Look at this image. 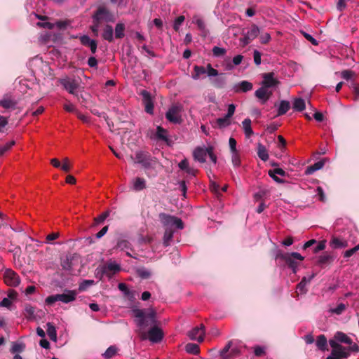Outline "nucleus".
Instances as JSON below:
<instances>
[{
	"instance_id": "58",
	"label": "nucleus",
	"mask_w": 359,
	"mask_h": 359,
	"mask_svg": "<svg viewBox=\"0 0 359 359\" xmlns=\"http://www.w3.org/2000/svg\"><path fill=\"white\" fill-rule=\"evenodd\" d=\"M232 163L234 166H239L241 164V160L238 152L232 153L231 156Z\"/></svg>"
},
{
	"instance_id": "39",
	"label": "nucleus",
	"mask_w": 359,
	"mask_h": 359,
	"mask_svg": "<svg viewBox=\"0 0 359 359\" xmlns=\"http://www.w3.org/2000/svg\"><path fill=\"white\" fill-rule=\"evenodd\" d=\"M194 74L191 77L194 80H198L202 74L206 73V69L203 66L196 65L194 67Z\"/></svg>"
},
{
	"instance_id": "33",
	"label": "nucleus",
	"mask_w": 359,
	"mask_h": 359,
	"mask_svg": "<svg viewBox=\"0 0 359 359\" xmlns=\"http://www.w3.org/2000/svg\"><path fill=\"white\" fill-rule=\"evenodd\" d=\"M146 187V181L144 179L141 177H136L133 180V188L135 191H141L145 189Z\"/></svg>"
},
{
	"instance_id": "11",
	"label": "nucleus",
	"mask_w": 359,
	"mask_h": 359,
	"mask_svg": "<svg viewBox=\"0 0 359 359\" xmlns=\"http://www.w3.org/2000/svg\"><path fill=\"white\" fill-rule=\"evenodd\" d=\"M121 270V265L116 262L110 261L107 264L101 267V277L106 275L109 278H111L114 274Z\"/></svg>"
},
{
	"instance_id": "48",
	"label": "nucleus",
	"mask_w": 359,
	"mask_h": 359,
	"mask_svg": "<svg viewBox=\"0 0 359 359\" xmlns=\"http://www.w3.org/2000/svg\"><path fill=\"white\" fill-rule=\"evenodd\" d=\"M25 348V344L22 342H13L11 348V352L13 353H21Z\"/></svg>"
},
{
	"instance_id": "20",
	"label": "nucleus",
	"mask_w": 359,
	"mask_h": 359,
	"mask_svg": "<svg viewBox=\"0 0 359 359\" xmlns=\"http://www.w3.org/2000/svg\"><path fill=\"white\" fill-rule=\"evenodd\" d=\"M80 41L82 45L90 48L92 53H95L97 50V42L94 39H91L87 35H83L80 38Z\"/></svg>"
},
{
	"instance_id": "12",
	"label": "nucleus",
	"mask_w": 359,
	"mask_h": 359,
	"mask_svg": "<svg viewBox=\"0 0 359 359\" xmlns=\"http://www.w3.org/2000/svg\"><path fill=\"white\" fill-rule=\"evenodd\" d=\"M259 29L256 25H252L249 30L243 33V37L240 42L243 46H245L252 41L259 34Z\"/></svg>"
},
{
	"instance_id": "25",
	"label": "nucleus",
	"mask_w": 359,
	"mask_h": 359,
	"mask_svg": "<svg viewBox=\"0 0 359 359\" xmlns=\"http://www.w3.org/2000/svg\"><path fill=\"white\" fill-rule=\"evenodd\" d=\"M315 276V273H312L309 276L303 277L300 283L297 285V289L302 293H306L307 291L306 288V285L312 280Z\"/></svg>"
},
{
	"instance_id": "4",
	"label": "nucleus",
	"mask_w": 359,
	"mask_h": 359,
	"mask_svg": "<svg viewBox=\"0 0 359 359\" xmlns=\"http://www.w3.org/2000/svg\"><path fill=\"white\" fill-rule=\"evenodd\" d=\"M159 219L165 230H174V232L178 229L184 228L182 220L177 217L170 215L165 213H161Z\"/></svg>"
},
{
	"instance_id": "46",
	"label": "nucleus",
	"mask_w": 359,
	"mask_h": 359,
	"mask_svg": "<svg viewBox=\"0 0 359 359\" xmlns=\"http://www.w3.org/2000/svg\"><path fill=\"white\" fill-rule=\"evenodd\" d=\"M136 272L137 276L142 279L149 278L151 276V272L149 269L144 267L138 268Z\"/></svg>"
},
{
	"instance_id": "18",
	"label": "nucleus",
	"mask_w": 359,
	"mask_h": 359,
	"mask_svg": "<svg viewBox=\"0 0 359 359\" xmlns=\"http://www.w3.org/2000/svg\"><path fill=\"white\" fill-rule=\"evenodd\" d=\"M208 153V148L197 147L193 151V156L195 161L204 163Z\"/></svg>"
},
{
	"instance_id": "15",
	"label": "nucleus",
	"mask_w": 359,
	"mask_h": 359,
	"mask_svg": "<svg viewBox=\"0 0 359 359\" xmlns=\"http://www.w3.org/2000/svg\"><path fill=\"white\" fill-rule=\"evenodd\" d=\"M205 335V327L203 325L196 327L189 332L188 336L191 340H196L198 342L203 341Z\"/></svg>"
},
{
	"instance_id": "53",
	"label": "nucleus",
	"mask_w": 359,
	"mask_h": 359,
	"mask_svg": "<svg viewBox=\"0 0 359 359\" xmlns=\"http://www.w3.org/2000/svg\"><path fill=\"white\" fill-rule=\"evenodd\" d=\"M206 73L210 80L211 79H213L212 77H215L219 75L218 71L214 69L210 64L207 65Z\"/></svg>"
},
{
	"instance_id": "17",
	"label": "nucleus",
	"mask_w": 359,
	"mask_h": 359,
	"mask_svg": "<svg viewBox=\"0 0 359 359\" xmlns=\"http://www.w3.org/2000/svg\"><path fill=\"white\" fill-rule=\"evenodd\" d=\"M272 93H273L272 90H269L268 88L262 86L259 88H258L255 91V95L258 99L262 100V104H264L270 98Z\"/></svg>"
},
{
	"instance_id": "34",
	"label": "nucleus",
	"mask_w": 359,
	"mask_h": 359,
	"mask_svg": "<svg viewBox=\"0 0 359 359\" xmlns=\"http://www.w3.org/2000/svg\"><path fill=\"white\" fill-rule=\"evenodd\" d=\"M346 304L344 303H339L337 305L336 307L329 309L328 312L331 314L339 316L346 310Z\"/></svg>"
},
{
	"instance_id": "6",
	"label": "nucleus",
	"mask_w": 359,
	"mask_h": 359,
	"mask_svg": "<svg viewBox=\"0 0 359 359\" xmlns=\"http://www.w3.org/2000/svg\"><path fill=\"white\" fill-rule=\"evenodd\" d=\"M140 336L142 340L149 339L152 343H158L163 339V333L160 328L154 326L149 330L148 333L144 331L140 332Z\"/></svg>"
},
{
	"instance_id": "8",
	"label": "nucleus",
	"mask_w": 359,
	"mask_h": 359,
	"mask_svg": "<svg viewBox=\"0 0 359 359\" xmlns=\"http://www.w3.org/2000/svg\"><path fill=\"white\" fill-rule=\"evenodd\" d=\"M182 106L181 104L172 105L165 113V118L172 123H180L182 121Z\"/></svg>"
},
{
	"instance_id": "64",
	"label": "nucleus",
	"mask_w": 359,
	"mask_h": 359,
	"mask_svg": "<svg viewBox=\"0 0 359 359\" xmlns=\"http://www.w3.org/2000/svg\"><path fill=\"white\" fill-rule=\"evenodd\" d=\"M64 109L68 112H76V109L75 106L71 102H67L64 104Z\"/></svg>"
},
{
	"instance_id": "5",
	"label": "nucleus",
	"mask_w": 359,
	"mask_h": 359,
	"mask_svg": "<svg viewBox=\"0 0 359 359\" xmlns=\"http://www.w3.org/2000/svg\"><path fill=\"white\" fill-rule=\"evenodd\" d=\"M135 317L137 318L136 323L140 329H144L149 325H154L156 323L155 312L151 311L146 314L143 310H137L135 311Z\"/></svg>"
},
{
	"instance_id": "62",
	"label": "nucleus",
	"mask_w": 359,
	"mask_h": 359,
	"mask_svg": "<svg viewBox=\"0 0 359 359\" xmlns=\"http://www.w3.org/2000/svg\"><path fill=\"white\" fill-rule=\"evenodd\" d=\"M109 213L107 212H105L100 215L99 217L95 219V222L96 224H100L103 222L106 218L108 217Z\"/></svg>"
},
{
	"instance_id": "49",
	"label": "nucleus",
	"mask_w": 359,
	"mask_h": 359,
	"mask_svg": "<svg viewBox=\"0 0 359 359\" xmlns=\"http://www.w3.org/2000/svg\"><path fill=\"white\" fill-rule=\"evenodd\" d=\"M124 25L122 23H118L115 27V37L117 39H121L124 36Z\"/></svg>"
},
{
	"instance_id": "47",
	"label": "nucleus",
	"mask_w": 359,
	"mask_h": 359,
	"mask_svg": "<svg viewBox=\"0 0 359 359\" xmlns=\"http://www.w3.org/2000/svg\"><path fill=\"white\" fill-rule=\"evenodd\" d=\"M290 105L288 101L283 100L280 102L278 114L283 115L285 114L290 109Z\"/></svg>"
},
{
	"instance_id": "21",
	"label": "nucleus",
	"mask_w": 359,
	"mask_h": 359,
	"mask_svg": "<svg viewBox=\"0 0 359 359\" xmlns=\"http://www.w3.org/2000/svg\"><path fill=\"white\" fill-rule=\"evenodd\" d=\"M116 248L122 251H126L127 256L134 257L129 252L130 250H132V246L128 241L125 239H119L117 242Z\"/></svg>"
},
{
	"instance_id": "3",
	"label": "nucleus",
	"mask_w": 359,
	"mask_h": 359,
	"mask_svg": "<svg viewBox=\"0 0 359 359\" xmlns=\"http://www.w3.org/2000/svg\"><path fill=\"white\" fill-rule=\"evenodd\" d=\"M276 258H280L288 265L289 268L292 270L294 273L297 271V268L299 265V262L304 260V257L298 252H280L278 251L276 255Z\"/></svg>"
},
{
	"instance_id": "32",
	"label": "nucleus",
	"mask_w": 359,
	"mask_h": 359,
	"mask_svg": "<svg viewBox=\"0 0 359 359\" xmlns=\"http://www.w3.org/2000/svg\"><path fill=\"white\" fill-rule=\"evenodd\" d=\"M231 124V121L229 118H226V116L222 118H218L216 119L215 125H213L214 128H224L229 126Z\"/></svg>"
},
{
	"instance_id": "31",
	"label": "nucleus",
	"mask_w": 359,
	"mask_h": 359,
	"mask_svg": "<svg viewBox=\"0 0 359 359\" xmlns=\"http://www.w3.org/2000/svg\"><path fill=\"white\" fill-rule=\"evenodd\" d=\"M334 341L336 342L339 341L348 345H351L352 344L351 339L349 338L346 334L341 332H337L334 335Z\"/></svg>"
},
{
	"instance_id": "16",
	"label": "nucleus",
	"mask_w": 359,
	"mask_h": 359,
	"mask_svg": "<svg viewBox=\"0 0 359 359\" xmlns=\"http://www.w3.org/2000/svg\"><path fill=\"white\" fill-rule=\"evenodd\" d=\"M274 74L273 73H265L263 74V81L261 83V85L269 90L270 88L276 87L278 81L277 79L274 78Z\"/></svg>"
},
{
	"instance_id": "42",
	"label": "nucleus",
	"mask_w": 359,
	"mask_h": 359,
	"mask_svg": "<svg viewBox=\"0 0 359 359\" xmlns=\"http://www.w3.org/2000/svg\"><path fill=\"white\" fill-rule=\"evenodd\" d=\"M185 351L190 354L196 355L199 353V346L194 343H188L185 346Z\"/></svg>"
},
{
	"instance_id": "10",
	"label": "nucleus",
	"mask_w": 359,
	"mask_h": 359,
	"mask_svg": "<svg viewBox=\"0 0 359 359\" xmlns=\"http://www.w3.org/2000/svg\"><path fill=\"white\" fill-rule=\"evenodd\" d=\"M113 15L109 11L104 7H99L96 12L93 15V22H108L113 21Z\"/></svg>"
},
{
	"instance_id": "27",
	"label": "nucleus",
	"mask_w": 359,
	"mask_h": 359,
	"mask_svg": "<svg viewBox=\"0 0 359 359\" xmlns=\"http://www.w3.org/2000/svg\"><path fill=\"white\" fill-rule=\"evenodd\" d=\"M38 25L43 27L44 28L53 29L55 27H57L59 29H64L67 25V22L66 21H57L55 23H51L48 22H39Z\"/></svg>"
},
{
	"instance_id": "45",
	"label": "nucleus",
	"mask_w": 359,
	"mask_h": 359,
	"mask_svg": "<svg viewBox=\"0 0 359 359\" xmlns=\"http://www.w3.org/2000/svg\"><path fill=\"white\" fill-rule=\"evenodd\" d=\"M306 107L305 101L302 98H297L294 100L293 108L298 111H303Z\"/></svg>"
},
{
	"instance_id": "9",
	"label": "nucleus",
	"mask_w": 359,
	"mask_h": 359,
	"mask_svg": "<svg viewBox=\"0 0 359 359\" xmlns=\"http://www.w3.org/2000/svg\"><path fill=\"white\" fill-rule=\"evenodd\" d=\"M241 353V346L234 345L233 341H229L222 350L220 351L222 359H231L238 355Z\"/></svg>"
},
{
	"instance_id": "44",
	"label": "nucleus",
	"mask_w": 359,
	"mask_h": 359,
	"mask_svg": "<svg viewBox=\"0 0 359 359\" xmlns=\"http://www.w3.org/2000/svg\"><path fill=\"white\" fill-rule=\"evenodd\" d=\"M174 230H165L163 236V245L167 247L170 245V242L172 240Z\"/></svg>"
},
{
	"instance_id": "28",
	"label": "nucleus",
	"mask_w": 359,
	"mask_h": 359,
	"mask_svg": "<svg viewBox=\"0 0 359 359\" xmlns=\"http://www.w3.org/2000/svg\"><path fill=\"white\" fill-rule=\"evenodd\" d=\"M211 83L217 88H223L226 83V79L223 74H219L217 77L211 79Z\"/></svg>"
},
{
	"instance_id": "7",
	"label": "nucleus",
	"mask_w": 359,
	"mask_h": 359,
	"mask_svg": "<svg viewBox=\"0 0 359 359\" xmlns=\"http://www.w3.org/2000/svg\"><path fill=\"white\" fill-rule=\"evenodd\" d=\"M58 81L69 93L76 97H79L77 90L79 87V83L76 79L66 76L60 79Z\"/></svg>"
},
{
	"instance_id": "50",
	"label": "nucleus",
	"mask_w": 359,
	"mask_h": 359,
	"mask_svg": "<svg viewBox=\"0 0 359 359\" xmlns=\"http://www.w3.org/2000/svg\"><path fill=\"white\" fill-rule=\"evenodd\" d=\"M333 260V257L327 253H324L318 257V263L320 264H326Z\"/></svg>"
},
{
	"instance_id": "30",
	"label": "nucleus",
	"mask_w": 359,
	"mask_h": 359,
	"mask_svg": "<svg viewBox=\"0 0 359 359\" xmlns=\"http://www.w3.org/2000/svg\"><path fill=\"white\" fill-rule=\"evenodd\" d=\"M118 288L123 293L129 300L133 301L135 299V292L130 290L125 283H121L118 285Z\"/></svg>"
},
{
	"instance_id": "26",
	"label": "nucleus",
	"mask_w": 359,
	"mask_h": 359,
	"mask_svg": "<svg viewBox=\"0 0 359 359\" xmlns=\"http://www.w3.org/2000/svg\"><path fill=\"white\" fill-rule=\"evenodd\" d=\"M330 247L333 249L345 248L348 246V242L344 239L333 237L330 243Z\"/></svg>"
},
{
	"instance_id": "40",
	"label": "nucleus",
	"mask_w": 359,
	"mask_h": 359,
	"mask_svg": "<svg viewBox=\"0 0 359 359\" xmlns=\"http://www.w3.org/2000/svg\"><path fill=\"white\" fill-rule=\"evenodd\" d=\"M46 325H47V334H48L50 339L53 341H56L57 332H56L55 326L50 323H48Z\"/></svg>"
},
{
	"instance_id": "43",
	"label": "nucleus",
	"mask_w": 359,
	"mask_h": 359,
	"mask_svg": "<svg viewBox=\"0 0 359 359\" xmlns=\"http://www.w3.org/2000/svg\"><path fill=\"white\" fill-rule=\"evenodd\" d=\"M316 344L320 350L325 351L327 349V341L323 334L318 336Z\"/></svg>"
},
{
	"instance_id": "56",
	"label": "nucleus",
	"mask_w": 359,
	"mask_h": 359,
	"mask_svg": "<svg viewBox=\"0 0 359 359\" xmlns=\"http://www.w3.org/2000/svg\"><path fill=\"white\" fill-rule=\"evenodd\" d=\"M184 19L185 18L183 15H180L176 18L173 25V28L175 30L177 31L180 29V27L184 21Z\"/></svg>"
},
{
	"instance_id": "37",
	"label": "nucleus",
	"mask_w": 359,
	"mask_h": 359,
	"mask_svg": "<svg viewBox=\"0 0 359 359\" xmlns=\"http://www.w3.org/2000/svg\"><path fill=\"white\" fill-rule=\"evenodd\" d=\"M15 102L11 97L6 96L0 100V105L5 109H13L15 106Z\"/></svg>"
},
{
	"instance_id": "36",
	"label": "nucleus",
	"mask_w": 359,
	"mask_h": 359,
	"mask_svg": "<svg viewBox=\"0 0 359 359\" xmlns=\"http://www.w3.org/2000/svg\"><path fill=\"white\" fill-rule=\"evenodd\" d=\"M242 125L245 136L250 137L253 134L251 127V120L250 118L244 119L242 122Z\"/></svg>"
},
{
	"instance_id": "23",
	"label": "nucleus",
	"mask_w": 359,
	"mask_h": 359,
	"mask_svg": "<svg viewBox=\"0 0 359 359\" xmlns=\"http://www.w3.org/2000/svg\"><path fill=\"white\" fill-rule=\"evenodd\" d=\"M152 138L164 142L168 141V131L161 126L156 128V133L151 136Z\"/></svg>"
},
{
	"instance_id": "54",
	"label": "nucleus",
	"mask_w": 359,
	"mask_h": 359,
	"mask_svg": "<svg viewBox=\"0 0 359 359\" xmlns=\"http://www.w3.org/2000/svg\"><path fill=\"white\" fill-rule=\"evenodd\" d=\"M94 284V280H83L79 286V291H84L90 286L93 285Z\"/></svg>"
},
{
	"instance_id": "22",
	"label": "nucleus",
	"mask_w": 359,
	"mask_h": 359,
	"mask_svg": "<svg viewBox=\"0 0 359 359\" xmlns=\"http://www.w3.org/2000/svg\"><path fill=\"white\" fill-rule=\"evenodd\" d=\"M142 95L145 104V111L150 114H153L154 104L149 93L146 90H143Z\"/></svg>"
},
{
	"instance_id": "57",
	"label": "nucleus",
	"mask_w": 359,
	"mask_h": 359,
	"mask_svg": "<svg viewBox=\"0 0 359 359\" xmlns=\"http://www.w3.org/2000/svg\"><path fill=\"white\" fill-rule=\"evenodd\" d=\"M358 250H359V244L355 245L354 248L345 251L344 253V257L345 258H348L351 257L354 253H355Z\"/></svg>"
},
{
	"instance_id": "19",
	"label": "nucleus",
	"mask_w": 359,
	"mask_h": 359,
	"mask_svg": "<svg viewBox=\"0 0 359 359\" xmlns=\"http://www.w3.org/2000/svg\"><path fill=\"white\" fill-rule=\"evenodd\" d=\"M252 83L248 81H242L238 83H236L233 86V90L234 93H246L250 91L252 89Z\"/></svg>"
},
{
	"instance_id": "2",
	"label": "nucleus",
	"mask_w": 359,
	"mask_h": 359,
	"mask_svg": "<svg viewBox=\"0 0 359 359\" xmlns=\"http://www.w3.org/2000/svg\"><path fill=\"white\" fill-rule=\"evenodd\" d=\"M78 292L73 290H65L63 293L52 294L45 299V304L53 306L55 302H60L63 304H69L75 301Z\"/></svg>"
},
{
	"instance_id": "35",
	"label": "nucleus",
	"mask_w": 359,
	"mask_h": 359,
	"mask_svg": "<svg viewBox=\"0 0 359 359\" xmlns=\"http://www.w3.org/2000/svg\"><path fill=\"white\" fill-rule=\"evenodd\" d=\"M257 155L263 161H266L269 159V154L266 147L260 143L257 144Z\"/></svg>"
},
{
	"instance_id": "24",
	"label": "nucleus",
	"mask_w": 359,
	"mask_h": 359,
	"mask_svg": "<svg viewBox=\"0 0 359 359\" xmlns=\"http://www.w3.org/2000/svg\"><path fill=\"white\" fill-rule=\"evenodd\" d=\"M192 22L197 25L198 29L201 31V35L203 37H205L208 35V31L205 27V24L200 17L197 15L194 16Z\"/></svg>"
},
{
	"instance_id": "1",
	"label": "nucleus",
	"mask_w": 359,
	"mask_h": 359,
	"mask_svg": "<svg viewBox=\"0 0 359 359\" xmlns=\"http://www.w3.org/2000/svg\"><path fill=\"white\" fill-rule=\"evenodd\" d=\"M329 343L332 347V351L326 359L347 358L350 355L351 351L358 352L359 351V348L355 344L349 347H345L336 342L334 339L330 340Z\"/></svg>"
},
{
	"instance_id": "59",
	"label": "nucleus",
	"mask_w": 359,
	"mask_h": 359,
	"mask_svg": "<svg viewBox=\"0 0 359 359\" xmlns=\"http://www.w3.org/2000/svg\"><path fill=\"white\" fill-rule=\"evenodd\" d=\"M12 302H11V299L5 297L0 302V306L10 309L12 305Z\"/></svg>"
},
{
	"instance_id": "61",
	"label": "nucleus",
	"mask_w": 359,
	"mask_h": 359,
	"mask_svg": "<svg viewBox=\"0 0 359 359\" xmlns=\"http://www.w3.org/2000/svg\"><path fill=\"white\" fill-rule=\"evenodd\" d=\"M178 167L182 170H187V169L189 168V161H187V159L184 158L183 159L182 161H181L179 164H178Z\"/></svg>"
},
{
	"instance_id": "14",
	"label": "nucleus",
	"mask_w": 359,
	"mask_h": 359,
	"mask_svg": "<svg viewBox=\"0 0 359 359\" xmlns=\"http://www.w3.org/2000/svg\"><path fill=\"white\" fill-rule=\"evenodd\" d=\"M135 163L141 164L144 168H149L151 167V158L148 153L140 151L135 154Z\"/></svg>"
},
{
	"instance_id": "60",
	"label": "nucleus",
	"mask_w": 359,
	"mask_h": 359,
	"mask_svg": "<svg viewBox=\"0 0 359 359\" xmlns=\"http://www.w3.org/2000/svg\"><path fill=\"white\" fill-rule=\"evenodd\" d=\"M236 110V106L233 104H230L228 106L227 114L225 115L226 118H231L234 114Z\"/></svg>"
},
{
	"instance_id": "38",
	"label": "nucleus",
	"mask_w": 359,
	"mask_h": 359,
	"mask_svg": "<svg viewBox=\"0 0 359 359\" xmlns=\"http://www.w3.org/2000/svg\"><path fill=\"white\" fill-rule=\"evenodd\" d=\"M113 35H114V30L111 26L107 25L103 31L102 33V37L104 39L108 41H113Z\"/></svg>"
},
{
	"instance_id": "51",
	"label": "nucleus",
	"mask_w": 359,
	"mask_h": 359,
	"mask_svg": "<svg viewBox=\"0 0 359 359\" xmlns=\"http://www.w3.org/2000/svg\"><path fill=\"white\" fill-rule=\"evenodd\" d=\"M35 308L31 305H27L25 308V315L28 319H33L34 317Z\"/></svg>"
},
{
	"instance_id": "29",
	"label": "nucleus",
	"mask_w": 359,
	"mask_h": 359,
	"mask_svg": "<svg viewBox=\"0 0 359 359\" xmlns=\"http://www.w3.org/2000/svg\"><path fill=\"white\" fill-rule=\"evenodd\" d=\"M325 163V159H323L321 161H319L316 163H315L313 165H311L306 168L305 170L306 175H312L313 172H315L317 170H320L323 168Z\"/></svg>"
},
{
	"instance_id": "41",
	"label": "nucleus",
	"mask_w": 359,
	"mask_h": 359,
	"mask_svg": "<svg viewBox=\"0 0 359 359\" xmlns=\"http://www.w3.org/2000/svg\"><path fill=\"white\" fill-rule=\"evenodd\" d=\"M118 348L116 346H110L102 354L104 359H111L117 353Z\"/></svg>"
},
{
	"instance_id": "52",
	"label": "nucleus",
	"mask_w": 359,
	"mask_h": 359,
	"mask_svg": "<svg viewBox=\"0 0 359 359\" xmlns=\"http://www.w3.org/2000/svg\"><path fill=\"white\" fill-rule=\"evenodd\" d=\"M15 144V141L11 140L6 142L4 145L0 147V156L4 155L6 151H8L13 145Z\"/></svg>"
},
{
	"instance_id": "63",
	"label": "nucleus",
	"mask_w": 359,
	"mask_h": 359,
	"mask_svg": "<svg viewBox=\"0 0 359 359\" xmlns=\"http://www.w3.org/2000/svg\"><path fill=\"white\" fill-rule=\"evenodd\" d=\"M254 62L257 65H259L261 64V53L255 50L253 53Z\"/></svg>"
},
{
	"instance_id": "13",
	"label": "nucleus",
	"mask_w": 359,
	"mask_h": 359,
	"mask_svg": "<svg viewBox=\"0 0 359 359\" xmlns=\"http://www.w3.org/2000/svg\"><path fill=\"white\" fill-rule=\"evenodd\" d=\"M4 282L6 285L16 287L20 283V277L19 276L11 269H6L4 274Z\"/></svg>"
},
{
	"instance_id": "55",
	"label": "nucleus",
	"mask_w": 359,
	"mask_h": 359,
	"mask_svg": "<svg viewBox=\"0 0 359 359\" xmlns=\"http://www.w3.org/2000/svg\"><path fill=\"white\" fill-rule=\"evenodd\" d=\"M212 53L215 57H221V56H223L226 53V50L224 48L215 46L212 48Z\"/></svg>"
}]
</instances>
